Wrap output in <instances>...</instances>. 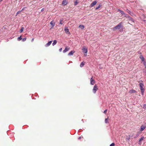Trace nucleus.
Listing matches in <instances>:
<instances>
[{
	"mask_svg": "<svg viewBox=\"0 0 146 146\" xmlns=\"http://www.w3.org/2000/svg\"><path fill=\"white\" fill-rule=\"evenodd\" d=\"M68 3V2L67 1H66V0H64L62 3V5H66Z\"/></svg>",
	"mask_w": 146,
	"mask_h": 146,
	"instance_id": "9b49d317",
	"label": "nucleus"
},
{
	"mask_svg": "<svg viewBox=\"0 0 146 146\" xmlns=\"http://www.w3.org/2000/svg\"><path fill=\"white\" fill-rule=\"evenodd\" d=\"M140 144H141V143H139Z\"/></svg>",
	"mask_w": 146,
	"mask_h": 146,
	"instance_id": "a19ab883",
	"label": "nucleus"
},
{
	"mask_svg": "<svg viewBox=\"0 0 146 146\" xmlns=\"http://www.w3.org/2000/svg\"><path fill=\"white\" fill-rule=\"evenodd\" d=\"M62 48H60L59 49V51L60 52H61L62 51Z\"/></svg>",
	"mask_w": 146,
	"mask_h": 146,
	"instance_id": "72a5a7b5",
	"label": "nucleus"
},
{
	"mask_svg": "<svg viewBox=\"0 0 146 146\" xmlns=\"http://www.w3.org/2000/svg\"><path fill=\"white\" fill-rule=\"evenodd\" d=\"M127 10V12L128 13H129L131 12V11H129V10Z\"/></svg>",
	"mask_w": 146,
	"mask_h": 146,
	"instance_id": "4c0bfd02",
	"label": "nucleus"
},
{
	"mask_svg": "<svg viewBox=\"0 0 146 146\" xmlns=\"http://www.w3.org/2000/svg\"><path fill=\"white\" fill-rule=\"evenodd\" d=\"M136 92L135 90L132 89L130 90L129 91V93L130 94H132L133 93H135Z\"/></svg>",
	"mask_w": 146,
	"mask_h": 146,
	"instance_id": "2eb2a0df",
	"label": "nucleus"
},
{
	"mask_svg": "<svg viewBox=\"0 0 146 146\" xmlns=\"http://www.w3.org/2000/svg\"><path fill=\"white\" fill-rule=\"evenodd\" d=\"M52 42V41H50L48 43H47L45 45V46L46 47H47L49 46L51 44Z\"/></svg>",
	"mask_w": 146,
	"mask_h": 146,
	"instance_id": "9d476101",
	"label": "nucleus"
},
{
	"mask_svg": "<svg viewBox=\"0 0 146 146\" xmlns=\"http://www.w3.org/2000/svg\"><path fill=\"white\" fill-rule=\"evenodd\" d=\"M141 16L143 17V18H145V16L144 15H142Z\"/></svg>",
	"mask_w": 146,
	"mask_h": 146,
	"instance_id": "f704fd0d",
	"label": "nucleus"
},
{
	"mask_svg": "<svg viewBox=\"0 0 146 146\" xmlns=\"http://www.w3.org/2000/svg\"><path fill=\"white\" fill-rule=\"evenodd\" d=\"M143 63L145 66V68L146 69V62L144 61V62H143Z\"/></svg>",
	"mask_w": 146,
	"mask_h": 146,
	"instance_id": "5701e85b",
	"label": "nucleus"
},
{
	"mask_svg": "<svg viewBox=\"0 0 146 146\" xmlns=\"http://www.w3.org/2000/svg\"><path fill=\"white\" fill-rule=\"evenodd\" d=\"M115 144L114 143H112L110 145V146H114Z\"/></svg>",
	"mask_w": 146,
	"mask_h": 146,
	"instance_id": "cd10ccee",
	"label": "nucleus"
},
{
	"mask_svg": "<svg viewBox=\"0 0 146 146\" xmlns=\"http://www.w3.org/2000/svg\"><path fill=\"white\" fill-rule=\"evenodd\" d=\"M64 31L66 33L70 34V33L69 32V30L68 27H65L64 28Z\"/></svg>",
	"mask_w": 146,
	"mask_h": 146,
	"instance_id": "6e6552de",
	"label": "nucleus"
},
{
	"mask_svg": "<svg viewBox=\"0 0 146 146\" xmlns=\"http://www.w3.org/2000/svg\"><path fill=\"white\" fill-rule=\"evenodd\" d=\"M140 58L141 60V61L142 62H143L144 61H145V60L144 58L142 55L140 56Z\"/></svg>",
	"mask_w": 146,
	"mask_h": 146,
	"instance_id": "ddd939ff",
	"label": "nucleus"
},
{
	"mask_svg": "<svg viewBox=\"0 0 146 146\" xmlns=\"http://www.w3.org/2000/svg\"><path fill=\"white\" fill-rule=\"evenodd\" d=\"M98 86L96 84H95L92 90L94 94H95L96 91L98 90Z\"/></svg>",
	"mask_w": 146,
	"mask_h": 146,
	"instance_id": "7ed1b4c3",
	"label": "nucleus"
},
{
	"mask_svg": "<svg viewBox=\"0 0 146 146\" xmlns=\"http://www.w3.org/2000/svg\"><path fill=\"white\" fill-rule=\"evenodd\" d=\"M143 108H146V104H144L143 106Z\"/></svg>",
	"mask_w": 146,
	"mask_h": 146,
	"instance_id": "473e14b6",
	"label": "nucleus"
},
{
	"mask_svg": "<svg viewBox=\"0 0 146 146\" xmlns=\"http://www.w3.org/2000/svg\"><path fill=\"white\" fill-rule=\"evenodd\" d=\"M24 29V28L23 27H21V28L20 31V33H22Z\"/></svg>",
	"mask_w": 146,
	"mask_h": 146,
	"instance_id": "4be33fe9",
	"label": "nucleus"
},
{
	"mask_svg": "<svg viewBox=\"0 0 146 146\" xmlns=\"http://www.w3.org/2000/svg\"><path fill=\"white\" fill-rule=\"evenodd\" d=\"M26 40V38H23L22 39V40L23 41H25Z\"/></svg>",
	"mask_w": 146,
	"mask_h": 146,
	"instance_id": "c85d7f7f",
	"label": "nucleus"
},
{
	"mask_svg": "<svg viewBox=\"0 0 146 146\" xmlns=\"http://www.w3.org/2000/svg\"><path fill=\"white\" fill-rule=\"evenodd\" d=\"M80 137H79V139H80Z\"/></svg>",
	"mask_w": 146,
	"mask_h": 146,
	"instance_id": "ea45409f",
	"label": "nucleus"
},
{
	"mask_svg": "<svg viewBox=\"0 0 146 146\" xmlns=\"http://www.w3.org/2000/svg\"><path fill=\"white\" fill-rule=\"evenodd\" d=\"M107 110H106L104 112V113L105 114H106V112H107Z\"/></svg>",
	"mask_w": 146,
	"mask_h": 146,
	"instance_id": "7c9ffc66",
	"label": "nucleus"
},
{
	"mask_svg": "<svg viewBox=\"0 0 146 146\" xmlns=\"http://www.w3.org/2000/svg\"><path fill=\"white\" fill-rule=\"evenodd\" d=\"M144 138V137H142L139 140V142H140L141 141H142L143 139Z\"/></svg>",
	"mask_w": 146,
	"mask_h": 146,
	"instance_id": "b1692460",
	"label": "nucleus"
},
{
	"mask_svg": "<svg viewBox=\"0 0 146 146\" xmlns=\"http://www.w3.org/2000/svg\"><path fill=\"white\" fill-rule=\"evenodd\" d=\"M62 21H63V20L61 19L60 20V24H62Z\"/></svg>",
	"mask_w": 146,
	"mask_h": 146,
	"instance_id": "bb28decb",
	"label": "nucleus"
},
{
	"mask_svg": "<svg viewBox=\"0 0 146 146\" xmlns=\"http://www.w3.org/2000/svg\"><path fill=\"white\" fill-rule=\"evenodd\" d=\"M21 11H18L16 13V16H17L18 14H19V13Z\"/></svg>",
	"mask_w": 146,
	"mask_h": 146,
	"instance_id": "2f4dec72",
	"label": "nucleus"
},
{
	"mask_svg": "<svg viewBox=\"0 0 146 146\" xmlns=\"http://www.w3.org/2000/svg\"><path fill=\"white\" fill-rule=\"evenodd\" d=\"M100 7V5L99 6H98L97 7H96V9L97 10V9H98Z\"/></svg>",
	"mask_w": 146,
	"mask_h": 146,
	"instance_id": "c756f323",
	"label": "nucleus"
},
{
	"mask_svg": "<svg viewBox=\"0 0 146 146\" xmlns=\"http://www.w3.org/2000/svg\"><path fill=\"white\" fill-rule=\"evenodd\" d=\"M70 49V48L68 47H66L65 49L63 51V53H65L69 50Z\"/></svg>",
	"mask_w": 146,
	"mask_h": 146,
	"instance_id": "1a4fd4ad",
	"label": "nucleus"
},
{
	"mask_svg": "<svg viewBox=\"0 0 146 146\" xmlns=\"http://www.w3.org/2000/svg\"><path fill=\"white\" fill-rule=\"evenodd\" d=\"M57 43V41L56 40H54L53 41V42L52 44V45L53 46H54Z\"/></svg>",
	"mask_w": 146,
	"mask_h": 146,
	"instance_id": "a211bd4d",
	"label": "nucleus"
},
{
	"mask_svg": "<svg viewBox=\"0 0 146 146\" xmlns=\"http://www.w3.org/2000/svg\"><path fill=\"white\" fill-rule=\"evenodd\" d=\"M105 123H108V117L107 118H106L105 120Z\"/></svg>",
	"mask_w": 146,
	"mask_h": 146,
	"instance_id": "412c9836",
	"label": "nucleus"
},
{
	"mask_svg": "<svg viewBox=\"0 0 146 146\" xmlns=\"http://www.w3.org/2000/svg\"><path fill=\"white\" fill-rule=\"evenodd\" d=\"M129 18V20L130 21H132L133 22H134V21L133 20L131 17H128Z\"/></svg>",
	"mask_w": 146,
	"mask_h": 146,
	"instance_id": "6ab92c4d",
	"label": "nucleus"
},
{
	"mask_svg": "<svg viewBox=\"0 0 146 146\" xmlns=\"http://www.w3.org/2000/svg\"><path fill=\"white\" fill-rule=\"evenodd\" d=\"M146 128V126L143 125L141 126L140 131H142Z\"/></svg>",
	"mask_w": 146,
	"mask_h": 146,
	"instance_id": "423d86ee",
	"label": "nucleus"
},
{
	"mask_svg": "<svg viewBox=\"0 0 146 146\" xmlns=\"http://www.w3.org/2000/svg\"><path fill=\"white\" fill-rule=\"evenodd\" d=\"M79 28H81L82 29H83L84 28V27L83 25H80L78 27Z\"/></svg>",
	"mask_w": 146,
	"mask_h": 146,
	"instance_id": "dca6fc26",
	"label": "nucleus"
},
{
	"mask_svg": "<svg viewBox=\"0 0 146 146\" xmlns=\"http://www.w3.org/2000/svg\"><path fill=\"white\" fill-rule=\"evenodd\" d=\"M34 39L33 38H32L31 40V42H33L34 41Z\"/></svg>",
	"mask_w": 146,
	"mask_h": 146,
	"instance_id": "58836bf2",
	"label": "nucleus"
},
{
	"mask_svg": "<svg viewBox=\"0 0 146 146\" xmlns=\"http://www.w3.org/2000/svg\"><path fill=\"white\" fill-rule=\"evenodd\" d=\"M50 24L52 25V27L51 28V29L53 28V27L55 25V23L53 22V21H52L50 22Z\"/></svg>",
	"mask_w": 146,
	"mask_h": 146,
	"instance_id": "f8f14e48",
	"label": "nucleus"
},
{
	"mask_svg": "<svg viewBox=\"0 0 146 146\" xmlns=\"http://www.w3.org/2000/svg\"><path fill=\"white\" fill-rule=\"evenodd\" d=\"M118 11H119L120 13H121V14H122V15H123V14H124V12H123V11H121V10H120L119 9H118Z\"/></svg>",
	"mask_w": 146,
	"mask_h": 146,
	"instance_id": "f3484780",
	"label": "nucleus"
},
{
	"mask_svg": "<svg viewBox=\"0 0 146 146\" xmlns=\"http://www.w3.org/2000/svg\"><path fill=\"white\" fill-rule=\"evenodd\" d=\"M97 3V2L96 1H94L90 5V7H92L95 5Z\"/></svg>",
	"mask_w": 146,
	"mask_h": 146,
	"instance_id": "0eeeda50",
	"label": "nucleus"
},
{
	"mask_svg": "<svg viewBox=\"0 0 146 146\" xmlns=\"http://www.w3.org/2000/svg\"><path fill=\"white\" fill-rule=\"evenodd\" d=\"M44 8H42V9H41V11H44Z\"/></svg>",
	"mask_w": 146,
	"mask_h": 146,
	"instance_id": "e433bc0d",
	"label": "nucleus"
},
{
	"mask_svg": "<svg viewBox=\"0 0 146 146\" xmlns=\"http://www.w3.org/2000/svg\"><path fill=\"white\" fill-rule=\"evenodd\" d=\"M139 86L140 88V89L141 91V93L142 95H143L145 89L143 88L144 84L143 81L142 80H140L139 81Z\"/></svg>",
	"mask_w": 146,
	"mask_h": 146,
	"instance_id": "f257e3e1",
	"label": "nucleus"
},
{
	"mask_svg": "<svg viewBox=\"0 0 146 146\" xmlns=\"http://www.w3.org/2000/svg\"><path fill=\"white\" fill-rule=\"evenodd\" d=\"M90 84L92 85H94L95 83V80L93 79L92 76L90 79Z\"/></svg>",
	"mask_w": 146,
	"mask_h": 146,
	"instance_id": "39448f33",
	"label": "nucleus"
},
{
	"mask_svg": "<svg viewBox=\"0 0 146 146\" xmlns=\"http://www.w3.org/2000/svg\"><path fill=\"white\" fill-rule=\"evenodd\" d=\"M123 23L122 22H120L119 24L115 27L113 28V31L115 30V29H119L122 26Z\"/></svg>",
	"mask_w": 146,
	"mask_h": 146,
	"instance_id": "f03ea898",
	"label": "nucleus"
},
{
	"mask_svg": "<svg viewBox=\"0 0 146 146\" xmlns=\"http://www.w3.org/2000/svg\"><path fill=\"white\" fill-rule=\"evenodd\" d=\"M82 50L83 52L84 53V56H86L88 52L87 49L84 46L83 47Z\"/></svg>",
	"mask_w": 146,
	"mask_h": 146,
	"instance_id": "20e7f679",
	"label": "nucleus"
},
{
	"mask_svg": "<svg viewBox=\"0 0 146 146\" xmlns=\"http://www.w3.org/2000/svg\"><path fill=\"white\" fill-rule=\"evenodd\" d=\"M25 9V7H23V9H22V10L20 11H23Z\"/></svg>",
	"mask_w": 146,
	"mask_h": 146,
	"instance_id": "c9c22d12",
	"label": "nucleus"
},
{
	"mask_svg": "<svg viewBox=\"0 0 146 146\" xmlns=\"http://www.w3.org/2000/svg\"><path fill=\"white\" fill-rule=\"evenodd\" d=\"M22 38H21V36H20V37H19L18 38V40H22Z\"/></svg>",
	"mask_w": 146,
	"mask_h": 146,
	"instance_id": "a878e982",
	"label": "nucleus"
},
{
	"mask_svg": "<svg viewBox=\"0 0 146 146\" xmlns=\"http://www.w3.org/2000/svg\"><path fill=\"white\" fill-rule=\"evenodd\" d=\"M74 5H76L78 3V1L76 0L75 1H74Z\"/></svg>",
	"mask_w": 146,
	"mask_h": 146,
	"instance_id": "393cba45",
	"label": "nucleus"
},
{
	"mask_svg": "<svg viewBox=\"0 0 146 146\" xmlns=\"http://www.w3.org/2000/svg\"><path fill=\"white\" fill-rule=\"evenodd\" d=\"M84 64V63L83 62H82L80 64V67H82L83 66Z\"/></svg>",
	"mask_w": 146,
	"mask_h": 146,
	"instance_id": "aec40b11",
	"label": "nucleus"
},
{
	"mask_svg": "<svg viewBox=\"0 0 146 146\" xmlns=\"http://www.w3.org/2000/svg\"><path fill=\"white\" fill-rule=\"evenodd\" d=\"M75 52V51H71L68 54V55H73V54Z\"/></svg>",
	"mask_w": 146,
	"mask_h": 146,
	"instance_id": "4468645a",
	"label": "nucleus"
}]
</instances>
